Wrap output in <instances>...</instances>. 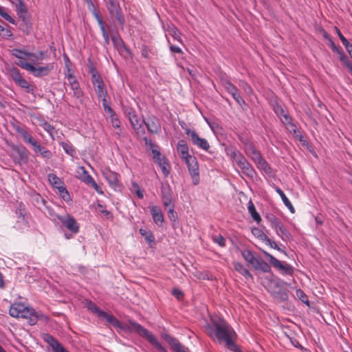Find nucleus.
Returning a JSON list of instances; mask_svg holds the SVG:
<instances>
[{
    "mask_svg": "<svg viewBox=\"0 0 352 352\" xmlns=\"http://www.w3.org/2000/svg\"><path fill=\"white\" fill-rule=\"evenodd\" d=\"M265 256L267 258H269L270 263L276 269L281 271L283 274H287V275H292L294 272L292 267L285 263H282L280 261L275 258L272 254H269L268 252L263 251V252Z\"/></svg>",
    "mask_w": 352,
    "mask_h": 352,
    "instance_id": "1a4fd4ad",
    "label": "nucleus"
},
{
    "mask_svg": "<svg viewBox=\"0 0 352 352\" xmlns=\"http://www.w3.org/2000/svg\"><path fill=\"white\" fill-rule=\"evenodd\" d=\"M0 16H2L5 20L8 21L12 24H16L15 20L8 14L6 11L3 7L0 6Z\"/></svg>",
    "mask_w": 352,
    "mask_h": 352,
    "instance_id": "6e6d98bb",
    "label": "nucleus"
},
{
    "mask_svg": "<svg viewBox=\"0 0 352 352\" xmlns=\"http://www.w3.org/2000/svg\"><path fill=\"white\" fill-rule=\"evenodd\" d=\"M241 255H242L243 258L245 259V261H247L250 264L251 262L253 261V259L255 258L252 252L248 249L242 250Z\"/></svg>",
    "mask_w": 352,
    "mask_h": 352,
    "instance_id": "864d4df0",
    "label": "nucleus"
},
{
    "mask_svg": "<svg viewBox=\"0 0 352 352\" xmlns=\"http://www.w3.org/2000/svg\"><path fill=\"white\" fill-rule=\"evenodd\" d=\"M15 214L16 215L17 219H22V226H14V227L17 230H24L25 228H28V222L26 219V212H25V206L22 203L20 202L16 209Z\"/></svg>",
    "mask_w": 352,
    "mask_h": 352,
    "instance_id": "4468645a",
    "label": "nucleus"
},
{
    "mask_svg": "<svg viewBox=\"0 0 352 352\" xmlns=\"http://www.w3.org/2000/svg\"><path fill=\"white\" fill-rule=\"evenodd\" d=\"M21 138L25 143L29 144L32 147L35 146V144L38 142L28 131H26Z\"/></svg>",
    "mask_w": 352,
    "mask_h": 352,
    "instance_id": "5fc2aeb1",
    "label": "nucleus"
},
{
    "mask_svg": "<svg viewBox=\"0 0 352 352\" xmlns=\"http://www.w3.org/2000/svg\"><path fill=\"white\" fill-rule=\"evenodd\" d=\"M172 194L173 192L168 184L162 185L161 195L165 207H169L173 204Z\"/></svg>",
    "mask_w": 352,
    "mask_h": 352,
    "instance_id": "a211bd4d",
    "label": "nucleus"
},
{
    "mask_svg": "<svg viewBox=\"0 0 352 352\" xmlns=\"http://www.w3.org/2000/svg\"><path fill=\"white\" fill-rule=\"evenodd\" d=\"M167 30L175 40L182 43V39L181 37L182 34L174 25H168Z\"/></svg>",
    "mask_w": 352,
    "mask_h": 352,
    "instance_id": "4c0bfd02",
    "label": "nucleus"
},
{
    "mask_svg": "<svg viewBox=\"0 0 352 352\" xmlns=\"http://www.w3.org/2000/svg\"><path fill=\"white\" fill-rule=\"evenodd\" d=\"M250 265L255 270H259L265 273L271 271L270 265L261 258L255 257L253 261L250 263Z\"/></svg>",
    "mask_w": 352,
    "mask_h": 352,
    "instance_id": "412c9836",
    "label": "nucleus"
},
{
    "mask_svg": "<svg viewBox=\"0 0 352 352\" xmlns=\"http://www.w3.org/2000/svg\"><path fill=\"white\" fill-rule=\"evenodd\" d=\"M78 178L88 185L92 180L93 177L89 174L84 166H80L77 170Z\"/></svg>",
    "mask_w": 352,
    "mask_h": 352,
    "instance_id": "cd10ccee",
    "label": "nucleus"
},
{
    "mask_svg": "<svg viewBox=\"0 0 352 352\" xmlns=\"http://www.w3.org/2000/svg\"><path fill=\"white\" fill-rule=\"evenodd\" d=\"M276 234L285 241H289L292 238V236L289 232L286 229V228L283 225L282 223H280L277 226V229H274Z\"/></svg>",
    "mask_w": 352,
    "mask_h": 352,
    "instance_id": "2f4dec72",
    "label": "nucleus"
},
{
    "mask_svg": "<svg viewBox=\"0 0 352 352\" xmlns=\"http://www.w3.org/2000/svg\"><path fill=\"white\" fill-rule=\"evenodd\" d=\"M274 111L275 112L276 116L280 118L282 122L283 120H285V116H289V115L278 103L274 105Z\"/></svg>",
    "mask_w": 352,
    "mask_h": 352,
    "instance_id": "37998d69",
    "label": "nucleus"
},
{
    "mask_svg": "<svg viewBox=\"0 0 352 352\" xmlns=\"http://www.w3.org/2000/svg\"><path fill=\"white\" fill-rule=\"evenodd\" d=\"M43 129L46 131L50 135H52L55 131L54 127L47 122H45L43 124Z\"/></svg>",
    "mask_w": 352,
    "mask_h": 352,
    "instance_id": "338daca9",
    "label": "nucleus"
},
{
    "mask_svg": "<svg viewBox=\"0 0 352 352\" xmlns=\"http://www.w3.org/2000/svg\"><path fill=\"white\" fill-rule=\"evenodd\" d=\"M155 162L160 167L163 175L166 177L170 173V166L166 157L163 155L155 160Z\"/></svg>",
    "mask_w": 352,
    "mask_h": 352,
    "instance_id": "a878e982",
    "label": "nucleus"
},
{
    "mask_svg": "<svg viewBox=\"0 0 352 352\" xmlns=\"http://www.w3.org/2000/svg\"><path fill=\"white\" fill-rule=\"evenodd\" d=\"M168 217L174 225L177 221L178 217L177 212L175 211V205L172 204L168 210Z\"/></svg>",
    "mask_w": 352,
    "mask_h": 352,
    "instance_id": "de8ad7c7",
    "label": "nucleus"
},
{
    "mask_svg": "<svg viewBox=\"0 0 352 352\" xmlns=\"http://www.w3.org/2000/svg\"><path fill=\"white\" fill-rule=\"evenodd\" d=\"M223 87H225V89H226V91L230 94H231L233 92H236V91H237V87L234 85L229 80H226L223 82Z\"/></svg>",
    "mask_w": 352,
    "mask_h": 352,
    "instance_id": "052dcab7",
    "label": "nucleus"
},
{
    "mask_svg": "<svg viewBox=\"0 0 352 352\" xmlns=\"http://www.w3.org/2000/svg\"><path fill=\"white\" fill-rule=\"evenodd\" d=\"M102 102L104 112L109 114V116H115L114 110L109 105V98L102 99Z\"/></svg>",
    "mask_w": 352,
    "mask_h": 352,
    "instance_id": "8fccbe9b",
    "label": "nucleus"
},
{
    "mask_svg": "<svg viewBox=\"0 0 352 352\" xmlns=\"http://www.w3.org/2000/svg\"><path fill=\"white\" fill-rule=\"evenodd\" d=\"M0 36L5 39H9L13 34L10 30L0 25Z\"/></svg>",
    "mask_w": 352,
    "mask_h": 352,
    "instance_id": "680f3d73",
    "label": "nucleus"
},
{
    "mask_svg": "<svg viewBox=\"0 0 352 352\" xmlns=\"http://www.w3.org/2000/svg\"><path fill=\"white\" fill-rule=\"evenodd\" d=\"M9 314L14 318L28 319L31 325L35 324L38 321V315L34 309L26 307L21 302L12 304L9 309Z\"/></svg>",
    "mask_w": 352,
    "mask_h": 352,
    "instance_id": "7ed1b4c3",
    "label": "nucleus"
},
{
    "mask_svg": "<svg viewBox=\"0 0 352 352\" xmlns=\"http://www.w3.org/2000/svg\"><path fill=\"white\" fill-rule=\"evenodd\" d=\"M248 210L250 214H251L252 218L256 221L257 223H259L261 221V218L259 215V214L256 212V208L253 204V202L250 200L249 201L248 204Z\"/></svg>",
    "mask_w": 352,
    "mask_h": 352,
    "instance_id": "58836bf2",
    "label": "nucleus"
},
{
    "mask_svg": "<svg viewBox=\"0 0 352 352\" xmlns=\"http://www.w3.org/2000/svg\"><path fill=\"white\" fill-rule=\"evenodd\" d=\"M227 155L234 160L237 164L244 156L234 146H228L226 148Z\"/></svg>",
    "mask_w": 352,
    "mask_h": 352,
    "instance_id": "bb28decb",
    "label": "nucleus"
},
{
    "mask_svg": "<svg viewBox=\"0 0 352 352\" xmlns=\"http://www.w3.org/2000/svg\"><path fill=\"white\" fill-rule=\"evenodd\" d=\"M275 190L281 197V199L285 206L292 213H294L295 209L289 199L285 195L284 192L278 186L275 187Z\"/></svg>",
    "mask_w": 352,
    "mask_h": 352,
    "instance_id": "72a5a7b5",
    "label": "nucleus"
},
{
    "mask_svg": "<svg viewBox=\"0 0 352 352\" xmlns=\"http://www.w3.org/2000/svg\"><path fill=\"white\" fill-rule=\"evenodd\" d=\"M11 54L19 59V61L16 63L17 65L20 62H26V60L36 61L38 58L36 54L28 52L24 49L14 48L11 50Z\"/></svg>",
    "mask_w": 352,
    "mask_h": 352,
    "instance_id": "9b49d317",
    "label": "nucleus"
},
{
    "mask_svg": "<svg viewBox=\"0 0 352 352\" xmlns=\"http://www.w3.org/2000/svg\"><path fill=\"white\" fill-rule=\"evenodd\" d=\"M102 102L104 112L109 114V116H115L114 110L109 105V98L102 99Z\"/></svg>",
    "mask_w": 352,
    "mask_h": 352,
    "instance_id": "09e8293b",
    "label": "nucleus"
},
{
    "mask_svg": "<svg viewBox=\"0 0 352 352\" xmlns=\"http://www.w3.org/2000/svg\"><path fill=\"white\" fill-rule=\"evenodd\" d=\"M12 150V157L14 158L15 162L20 165L28 163L29 159L28 151L24 146L13 145Z\"/></svg>",
    "mask_w": 352,
    "mask_h": 352,
    "instance_id": "0eeeda50",
    "label": "nucleus"
},
{
    "mask_svg": "<svg viewBox=\"0 0 352 352\" xmlns=\"http://www.w3.org/2000/svg\"><path fill=\"white\" fill-rule=\"evenodd\" d=\"M18 66L31 72L35 77H41L48 75L51 71L54 69V65L53 63H48L45 66L36 67L33 65L28 62H20Z\"/></svg>",
    "mask_w": 352,
    "mask_h": 352,
    "instance_id": "20e7f679",
    "label": "nucleus"
},
{
    "mask_svg": "<svg viewBox=\"0 0 352 352\" xmlns=\"http://www.w3.org/2000/svg\"><path fill=\"white\" fill-rule=\"evenodd\" d=\"M45 340L49 344L52 348L54 352H68L60 343L50 334H46Z\"/></svg>",
    "mask_w": 352,
    "mask_h": 352,
    "instance_id": "b1692460",
    "label": "nucleus"
},
{
    "mask_svg": "<svg viewBox=\"0 0 352 352\" xmlns=\"http://www.w3.org/2000/svg\"><path fill=\"white\" fill-rule=\"evenodd\" d=\"M177 151L179 157L190 154L189 147L185 140H181L178 142L177 144Z\"/></svg>",
    "mask_w": 352,
    "mask_h": 352,
    "instance_id": "c9c22d12",
    "label": "nucleus"
},
{
    "mask_svg": "<svg viewBox=\"0 0 352 352\" xmlns=\"http://www.w3.org/2000/svg\"><path fill=\"white\" fill-rule=\"evenodd\" d=\"M208 334L219 343L224 342L230 351L237 352L239 347L235 343L236 333L233 328L221 318H212L211 323L206 326Z\"/></svg>",
    "mask_w": 352,
    "mask_h": 352,
    "instance_id": "f257e3e1",
    "label": "nucleus"
},
{
    "mask_svg": "<svg viewBox=\"0 0 352 352\" xmlns=\"http://www.w3.org/2000/svg\"><path fill=\"white\" fill-rule=\"evenodd\" d=\"M129 121L133 129L136 131L138 134H144L145 131L142 127V123L144 120H142L138 116L134 113H129Z\"/></svg>",
    "mask_w": 352,
    "mask_h": 352,
    "instance_id": "6ab92c4d",
    "label": "nucleus"
},
{
    "mask_svg": "<svg viewBox=\"0 0 352 352\" xmlns=\"http://www.w3.org/2000/svg\"><path fill=\"white\" fill-rule=\"evenodd\" d=\"M265 256L267 258H269L270 263L276 269L281 271L283 274H287V275H292L294 272L292 267L285 263H282L280 261L275 258L272 254H269L268 252L263 251V252Z\"/></svg>",
    "mask_w": 352,
    "mask_h": 352,
    "instance_id": "6e6552de",
    "label": "nucleus"
},
{
    "mask_svg": "<svg viewBox=\"0 0 352 352\" xmlns=\"http://www.w3.org/2000/svg\"><path fill=\"white\" fill-rule=\"evenodd\" d=\"M139 232L142 236H144L145 240L148 243H151L155 241V236L151 232L146 231L145 229L143 228H140Z\"/></svg>",
    "mask_w": 352,
    "mask_h": 352,
    "instance_id": "3c124183",
    "label": "nucleus"
},
{
    "mask_svg": "<svg viewBox=\"0 0 352 352\" xmlns=\"http://www.w3.org/2000/svg\"><path fill=\"white\" fill-rule=\"evenodd\" d=\"M186 166L192 178V184L194 185H197L199 183V168L197 157L195 156L190 157Z\"/></svg>",
    "mask_w": 352,
    "mask_h": 352,
    "instance_id": "f8f14e48",
    "label": "nucleus"
},
{
    "mask_svg": "<svg viewBox=\"0 0 352 352\" xmlns=\"http://www.w3.org/2000/svg\"><path fill=\"white\" fill-rule=\"evenodd\" d=\"M258 168H260L265 171L266 173H270L272 168L267 161L262 157H259L256 160L254 161Z\"/></svg>",
    "mask_w": 352,
    "mask_h": 352,
    "instance_id": "e433bc0d",
    "label": "nucleus"
},
{
    "mask_svg": "<svg viewBox=\"0 0 352 352\" xmlns=\"http://www.w3.org/2000/svg\"><path fill=\"white\" fill-rule=\"evenodd\" d=\"M57 219L63 223L65 228L69 230L72 234H77L79 232V224L76 221V220L71 216L70 214H67L65 216H60L58 214H56Z\"/></svg>",
    "mask_w": 352,
    "mask_h": 352,
    "instance_id": "9d476101",
    "label": "nucleus"
},
{
    "mask_svg": "<svg viewBox=\"0 0 352 352\" xmlns=\"http://www.w3.org/2000/svg\"><path fill=\"white\" fill-rule=\"evenodd\" d=\"M107 8L110 16L112 18H115L118 21V23L121 26H123L125 23V19L119 2L115 0H109L107 4Z\"/></svg>",
    "mask_w": 352,
    "mask_h": 352,
    "instance_id": "39448f33",
    "label": "nucleus"
},
{
    "mask_svg": "<svg viewBox=\"0 0 352 352\" xmlns=\"http://www.w3.org/2000/svg\"><path fill=\"white\" fill-rule=\"evenodd\" d=\"M102 175L108 182L111 188L116 189L119 186V175L110 169H105L102 171Z\"/></svg>",
    "mask_w": 352,
    "mask_h": 352,
    "instance_id": "2eb2a0df",
    "label": "nucleus"
},
{
    "mask_svg": "<svg viewBox=\"0 0 352 352\" xmlns=\"http://www.w3.org/2000/svg\"><path fill=\"white\" fill-rule=\"evenodd\" d=\"M98 24L102 32V37L104 38V42L105 45H108L110 43L111 34L106 30V24L103 19H98Z\"/></svg>",
    "mask_w": 352,
    "mask_h": 352,
    "instance_id": "7c9ffc66",
    "label": "nucleus"
},
{
    "mask_svg": "<svg viewBox=\"0 0 352 352\" xmlns=\"http://www.w3.org/2000/svg\"><path fill=\"white\" fill-rule=\"evenodd\" d=\"M87 4L88 9L91 12L93 16L96 19L97 22L98 21V19H102V17L100 13V11L95 7L94 3L91 0H88L86 1Z\"/></svg>",
    "mask_w": 352,
    "mask_h": 352,
    "instance_id": "79ce46f5",
    "label": "nucleus"
},
{
    "mask_svg": "<svg viewBox=\"0 0 352 352\" xmlns=\"http://www.w3.org/2000/svg\"><path fill=\"white\" fill-rule=\"evenodd\" d=\"M60 144L61 145L62 148L67 154L69 155L72 157H73L75 155V150L72 144L69 142H62L60 143Z\"/></svg>",
    "mask_w": 352,
    "mask_h": 352,
    "instance_id": "a18cd8bd",
    "label": "nucleus"
},
{
    "mask_svg": "<svg viewBox=\"0 0 352 352\" xmlns=\"http://www.w3.org/2000/svg\"><path fill=\"white\" fill-rule=\"evenodd\" d=\"M266 219L273 229H277V226L281 223L278 219L273 214L267 215Z\"/></svg>",
    "mask_w": 352,
    "mask_h": 352,
    "instance_id": "603ef678",
    "label": "nucleus"
},
{
    "mask_svg": "<svg viewBox=\"0 0 352 352\" xmlns=\"http://www.w3.org/2000/svg\"><path fill=\"white\" fill-rule=\"evenodd\" d=\"M150 212L154 222L161 226L164 222V215L162 210L157 206H150Z\"/></svg>",
    "mask_w": 352,
    "mask_h": 352,
    "instance_id": "393cba45",
    "label": "nucleus"
},
{
    "mask_svg": "<svg viewBox=\"0 0 352 352\" xmlns=\"http://www.w3.org/2000/svg\"><path fill=\"white\" fill-rule=\"evenodd\" d=\"M16 6V12L20 19H22V21H25L26 16L28 14V10L25 4L23 3V1H20L19 3L15 4Z\"/></svg>",
    "mask_w": 352,
    "mask_h": 352,
    "instance_id": "f704fd0d",
    "label": "nucleus"
},
{
    "mask_svg": "<svg viewBox=\"0 0 352 352\" xmlns=\"http://www.w3.org/2000/svg\"><path fill=\"white\" fill-rule=\"evenodd\" d=\"M16 85L24 89L27 93L32 94L34 92L33 87L29 84V82L22 78L16 82Z\"/></svg>",
    "mask_w": 352,
    "mask_h": 352,
    "instance_id": "c03bdc74",
    "label": "nucleus"
},
{
    "mask_svg": "<svg viewBox=\"0 0 352 352\" xmlns=\"http://www.w3.org/2000/svg\"><path fill=\"white\" fill-rule=\"evenodd\" d=\"M233 266L234 270L239 274H241L242 276H243L245 278L253 279V276L248 270V269H247L242 263L234 261L233 262Z\"/></svg>",
    "mask_w": 352,
    "mask_h": 352,
    "instance_id": "c756f323",
    "label": "nucleus"
},
{
    "mask_svg": "<svg viewBox=\"0 0 352 352\" xmlns=\"http://www.w3.org/2000/svg\"><path fill=\"white\" fill-rule=\"evenodd\" d=\"M162 337L170 344L174 352H187L186 348L177 338L170 336L168 333H162Z\"/></svg>",
    "mask_w": 352,
    "mask_h": 352,
    "instance_id": "dca6fc26",
    "label": "nucleus"
},
{
    "mask_svg": "<svg viewBox=\"0 0 352 352\" xmlns=\"http://www.w3.org/2000/svg\"><path fill=\"white\" fill-rule=\"evenodd\" d=\"M244 151L246 155L254 162L261 156V153L255 148L254 145L250 142L244 143Z\"/></svg>",
    "mask_w": 352,
    "mask_h": 352,
    "instance_id": "5701e85b",
    "label": "nucleus"
},
{
    "mask_svg": "<svg viewBox=\"0 0 352 352\" xmlns=\"http://www.w3.org/2000/svg\"><path fill=\"white\" fill-rule=\"evenodd\" d=\"M48 180L50 183L58 189V191L60 193H65L67 196H69V193L65 187H64L62 184L63 182L61 179L58 177L54 173H50L47 175Z\"/></svg>",
    "mask_w": 352,
    "mask_h": 352,
    "instance_id": "4be33fe9",
    "label": "nucleus"
},
{
    "mask_svg": "<svg viewBox=\"0 0 352 352\" xmlns=\"http://www.w3.org/2000/svg\"><path fill=\"white\" fill-rule=\"evenodd\" d=\"M66 66H67V65H66ZM67 69L69 72L67 78L69 84L71 87V89L74 91V96L77 98H80L83 96V92L81 90V89L80 88L79 83H78V80H76V77L71 72V69L69 67H67Z\"/></svg>",
    "mask_w": 352,
    "mask_h": 352,
    "instance_id": "ddd939ff",
    "label": "nucleus"
},
{
    "mask_svg": "<svg viewBox=\"0 0 352 352\" xmlns=\"http://www.w3.org/2000/svg\"><path fill=\"white\" fill-rule=\"evenodd\" d=\"M32 149L35 153H39L43 158L50 159L52 157V152L43 146L38 142L35 144Z\"/></svg>",
    "mask_w": 352,
    "mask_h": 352,
    "instance_id": "c85d7f7f",
    "label": "nucleus"
},
{
    "mask_svg": "<svg viewBox=\"0 0 352 352\" xmlns=\"http://www.w3.org/2000/svg\"><path fill=\"white\" fill-rule=\"evenodd\" d=\"M95 91L100 99L109 98L107 90L105 87L104 82H99V83L94 85Z\"/></svg>",
    "mask_w": 352,
    "mask_h": 352,
    "instance_id": "473e14b6",
    "label": "nucleus"
},
{
    "mask_svg": "<svg viewBox=\"0 0 352 352\" xmlns=\"http://www.w3.org/2000/svg\"><path fill=\"white\" fill-rule=\"evenodd\" d=\"M339 56V60L348 69L349 72L352 76V63L349 59L348 56L344 54V52L340 53Z\"/></svg>",
    "mask_w": 352,
    "mask_h": 352,
    "instance_id": "a19ab883",
    "label": "nucleus"
},
{
    "mask_svg": "<svg viewBox=\"0 0 352 352\" xmlns=\"http://www.w3.org/2000/svg\"><path fill=\"white\" fill-rule=\"evenodd\" d=\"M296 296L305 304L309 305V301L308 300L307 296L305 294V292L298 289L296 291Z\"/></svg>",
    "mask_w": 352,
    "mask_h": 352,
    "instance_id": "13d9d810",
    "label": "nucleus"
},
{
    "mask_svg": "<svg viewBox=\"0 0 352 352\" xmlns=\"http://www.w3.org/2000/svg\"><path fill=\"white\" fill-rule=\"evenodd\" d=\"M285 120H283V123L287 126V129L293 134H296L297 126L292 122L291 116H285Z\"/></svg>",
    "mask_w": 352,
    "mask_h": 352,
    "instance_id": "ea45409f",
    "label": "nucleus"
},
{
    "mask_svg": "<svg viewBox=\"0 0 352 352\" xmlns=\"http://www.w3.org/2000/svg\"><path fill=\"white\" fill-rule=\"evenodd\" d=\"M237 165L241 169L243 174L245 175L250 178H253L256 175V171L253 166L248 162L245 157H243L238 163Z\"/></svg>",
    "mask_w": 352,
    "mask_h": 352,
    "instance_id": "f3484780",
    "label": "nucleus"
},
{
    "mask_svg": "<svg viewBox=\"0 0 352 352\" xmlns=\"http://www.w3.org/2000/svg\"><path fill=\"white\" fill-rule=\"evenodd\" d=\"M87 308L89 310L95 313L98 315V317L100 316V312H103L94 302L89 301L87 303Z\"/></svg>",
    "mask_w": 352,
    "mask_h": 352,
    "instance_id": "bf43d9fd",
    "label": "nucleus"
},
{
    "mask_svg": "<svg viewBox=\"0 0 352 352\" xmlns=\"http://www.w3.org/2000/svg\"><path fill=\"white\" fill-rule=\"evenodd\" d=\"M9 72L10 77L15 83L23 78L19 69L15 67H12Z\"/></svg>",
    "mask_w": 352,
    "mask_h": 352,
    "instance_id": "49530a36",
    "label": "nucleus"
},
{
    "mask_svg": "<svg viewBox=\"0 0 352 352\" xmlns=\"http://www.w3.org/2000/svg\"><path fill=\"white\" fill-rule=\"evenodd\" d=\"M329 47H331L333 52H336L338 55L340 54V53L343 52L342 49L340 47L337 46L332 39L329 40Z\"/></svg>",
    "mask_w": 352,
    "mask_h": 352,
    "instance_id": "0e129e2a",
    "label": "nucleus"
},
{
    "mask_svg": "<svg viewBox=\"0 0 352 352\" xmlns=\"http://www.w3.org/2000/svg\"><path fill=\"white\" fill-rule=\"evenodd\" d=\"M100 318H104L109 323L112 324L114 327L118 328L126 332L135 331L139 336L144 338L153 344L158 351L160 352H166V349L162 345V344L157 340L155 336L151 333L148 330L145 329L140 324L133 320H129L127 323H121L116 317L113 315L109 314L104 311L100 312Z\"/></svg>",
    "mask_w": 352,
    "mask_h": 352,
    "instance_id": "f03ea898",
    "label": "nucleus"
},
{
    "mask_svg": "<svg viewBox=\"0 0 352 352\" xmlns=\"http://www.w3.org/2000/svg\"><path fill=\"white\" fill-rule=\"evenodd\" d=\"M185 133L191 141L192 144L204 151H208L210 144L206 139L200 138L195 130L189 128L185 129Z\"/></svg>",
    "mask_w": 352,
    "mask_h": 352,
    "instance_id": "423d86ee",
    "label": "nucleus"
},
{
    "mask_svg": "<svg viewBox=\"0 0 352 352\" xmlns=\"http://www.w3.org/2000/svg\"><path fill=\"white\" fill-rule=\"evenodd\" d=\"M151 133H159L161 131V125L160 120L155 116L149 117L147 121L144 122Z\"/></svg>",
    "mask_w": 352,
    "mask_h": 352,
    "instance_id": "aec40b11",
    "label": "nucleus"
},
{
    "mask_svg": "<svg viewBox=\"0 0 352 352\" xmlns=\"http://www.w3.org/2000/svg\"><path fill=\"white\" fill-rule=\"evenodd\" d=\"M171 293L178 300H181L184 296V292L178 288H174Z\"/></svg>",
    "mask_w": 352,
    "mask_h": 352,
    "instance_id": "774afa93",
    "label": "nucleus"
},
{
    "mask_svg": "<svg viewBox=\"0 0 352 352\" xmlns=\"http://www.w3.org/2000/svg\"><path fill=\"white\" fill-rule=\"evenodd\" d=\"M213 241L214 243H217L221 247H224L226 245V239L221 234L214 237Z\"/></svg>",
    "mask_w": 352,
    "mask_h": 352,
    "instance_id": "69168bd1",
    "label": "nucleus"
},
{
    "mask_svg": "<svg viewBox=\"0 0 352 352\" xmlns=\"http://www.w3.org/2000/svg\"><path fill=\"white\" fill-rule=\"evenodd\" d=\"M253 233L254 235H256L257 237L261 240L263 242H265L268 236L261 230L259 229H255L253 231Z\"/></svg>",
    "mask_w": 352,
    "mask_h": 352,
    "instance_id": "e2e57ef3",
    "label": "nucleus"
},
{
    "mask_svg": "<svg viewBox=\"0 0 352 352\" xmlns=\"http://www.w3.org/2000/svg\"><path fill=\"white\" fill-rule=\"evenodd\" d=\"M111 40L116 46H118L123 43V41L117 31L111 34Z\"/></svg>",
    "mask_w": 352,
    "mask_h": 352,
    "instance_id": "4d7b16f0",
    "label": "nucleus"
}]
</instances>
